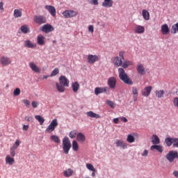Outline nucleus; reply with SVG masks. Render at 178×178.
I'll use <instances>...</instances> for the list:
<instances>
[{
    "label": "nucleus",
    "instance_id": "1",
    "mask_svg": "<svg viewBox=\"0 0 178 178\" xmlns=\"http://www.w3.org/2000/svg\"><path fill=\"white\" fill-rule=\"evenodd\" d=\"M59 83H56V89L59 92H65L66 90L65 87H69V83H70L69 79L65 76H60L59 77Z\"/></svg>",
    "mask_w": 178,
    "mask_h": 178
},
{
    "label": "nucleus",
    "instance_id": "2",
    "mask_svg": "<svg viewBox=\"0 0 178 178\" xmlns=\"http://www.w3.org/2000/svg\"><path fill=\"white\" fill-rule=\"evenodd\" d=\"M118 73H119V79L124 83V84H127L128 86H133V80L129 77L127 74H126V72H124V70L122 67H120L118 69Z\"/></svg>",
    "mask_w": 178,
    "mask_h": 178
},
{
    "label": "nucleus",
    "instance_id": "3",
    "mask_svg": "<svg viewBox=\"0 0 178 178\" xmlns=\"http://www.w3.org/2000/svg\"><path fill=\"white\" fill-rule=\"evenodd\" d=\"M71 148H72V143H70V139H69V138L67 137H65L63 140V149L64 151V154L67 155Z\"/></svg>",
    "mask_w": 178,
    "mask_h": 178
},
{
    "label": "nucleus",
    "instance_id": "4",
    "mask_svg": "<svg viewBox=\"0 0 178 178\" xmlns=\"http://www.w3.org/2000/svg\"><path fill=\"white\" fill-rule=\"evenodd\" d=\"M165 143L167 147H173V148H178V138H166Z\"/></svg>",
    "mask_w": 178,
    "mask_h": 178
},
{
    "label": "nucleus",
    "instance_id": "5",
    "mask_svg": "<svg viewBox=\"0 0 178 178\" xmlns=\"http://www.w3.org/2000/svg\"><path fill=\"white\" fill-rule=\"evenodd\" d=\"M165 158L168 162L172 163V162H175V159H178V152L176 150H171L165 155Z\"/></svg>",
    "mask_w": 178,
    "mask_h": 178
},
{
    "label": "nucleus",
    "instance_id": "6",
    "mask_svg": "<svg viewBox=\"0 0 178 178\" xmlns=\"http://www.w3.org/2000/svg\"><path fill=\"white\" fill-rule=\"evenodd\" d=\"M58 120L57 119H54L48 127L45 129V133L51 134L52 131H55V129H56L58 126Z\"/></svg>",
    "mask_w": 178,
    "mask_h": 178
},
{
    "label": "nucleus",
    "instance_id": "7",
    "mask_svg": "<svg viewBox=\"0 0 178 178\" xmlns=\"http://www.w3.org/2000/svg\"><path fill=\"white\" fill-rule=\"evenodd\" d=\"M63 15L65 19H69L70 17H75V16H77L78 13L74 10H67L63 13Z\"/></svg>",
    "mask_w": 178,
    "mask_h": 178
},
{
    "label": "nucleus",
    "instance_id": "8",
    "mask_svg": "<svg viewBox=\"0 0 178 178\" xmlns=\"http://www.w3.org/2000/svg\"><path fill=\"white\" fill-rule=\"evenodd\" d=\"M116 78L112 76L108 78L107 84L111 90H115L116 88Z\"/></svg>",
    "mask_w": 178,
    "mask_h": 178
},
{
    "label": "nucleus",
    "instance_id": "9",
    "mask_svg": "<svg viewBox=\"0 0 178 178\" xmlns=\"http://www.w3.org/2000/svg\"><path fill=\"white\" fill-rule=\"evenodd\" d=\"M33 21L37 24H44V23H47V18L44 16H35L33 18Z\"/></svg>",
    "mask_w": 178,
    "mask_h": 178
},
{
    "label": "nucleus",
    "instance_id": "10",
    "mask_svg": "<svg viewBox=\"0 0 178 178\" xmlns=\"http://www.w3.org/2000/svg\"><path fill=\"white\" fill-rule=\"evenodd\" d=\"M110 91H111V89L108 86H106L104 88H96L95 89V95H98L104 92H109Z\"/></svg>",
    "mask_w": 178,
    "mask_h": 178
},
{
    "label": "nucleus",
    "instance_id": "11",
    "mask_svg": "<svg viewBox=\"0 0 178 178\" xmlns=\"http://www.w3.org/2000/svg\"><path fill=\"white\" fill-rule=\"evenodd\" d=\"M0 63L3 66H9L12 63V60L8 57L2 56L0 58Z\"/></svg>",
    "mask_w": 178,
    "mask_h": 178
},
{
    "label": "nucleus",
    "instance_id": "12",
    "mask_svg": "<svg viewBox=\"0 0 178 178\" xmlns=\"http://www.w3.org/2000/svg\"><path fill=\"white\" fill-rule=\"evenodd\" d=\"M42 31H43V33H51L52 31H54V26H52V25L47 24H44L42 26Z\"/></svg>",
    "mask_w": 178,
    "mask_h": 178
},
{
    "label": "nucleus",
    "instance_id": "13",
    "mask_svg": "<svg viewBox=\"0 0 178 178\" xmlns=\"http://www.w3.org/2000/svg\"><path fill=\"white\" fill-rule=\"evenodd\" d=\"M113 63L114 66L116 67H119V66H122L123 62L122 61V58L119 56L113 57Z\"/></svg>",
    "mask_w": 178,
    "mask_h": 178
},
{
    "label": "nucleus",
    "instance_id": "14",
    "mask_svg": "<svg viewBox=\"0 0 178 178\" xmlns=\"http://www.w3.org/2000/svg\"><path fill=\"white\" fill-rule=\"evenodd\" d=\"M44 9H47V10L49 12L50 15L53 16V17L56 16V9H55V7L52 6H45Z\"/></svg>",
    "mask_w": 178,
    "mask_h": 178
},
{
    "label": "nucleus",
    "instance_id": "15",
    "mask_svg": "<svg viewBox=\"0 0 178 178\" xmlns=\"http://www.w3.org/2000/svg\"><path fill=\"white\" fill-rule=\"evenodd\" d=\"M151 91H152V86L145 87L142 90V95L143 97H149V95L151 94Z\"/></svg>",
    "mask_w": 178,
    "mask_h": 178
},
{
    "label": "nucleus",
    "instance_id": "16",
    "mask_svg": "<svg viewBox=\"0 0 178 178\" xmlns=\"http://www.w3.org/2000/svg\"><path fill=\"white\" fill-rule=\"evenodd\" d=\"M98 60V56L90 54L88 56V62L90 65H94L95 62Z\"/></svg>",
    "mask_w": 178,
    "mask_h": 178
},
{
    "label": "nucleus",
    "instance_id": "17",
    "mask_svg": "<svg viewBox=\"0 0 178 178\" xmlns=\"http://www.w3.org/2000/svg\"><path fill=\"white\" fill-rule=\"evenodd\" d=\"M134 30L136 34H143L145 31V28L141 25H136Z\"/></svg>",
    "mask_w": 178,
    "mask_h": 178
},
{
    "label": "nucleus",
    "instance_id": "18",
    "mask_svg": "<svg viewBox=\"0 0 178 178\" xmlns=\"http://www.w3.org/2000/svg\"><path fill=\"white\" fill-rule=\"evenodd\" d=\"M136 70L138 74H140L141 76H144V74H145V67H144L143 64H138Z\"/></svg>",
    "mask_w": 178,
    "mask_h": 178
},
{
    "label": "nucleus",
    "instance_id": "19",
    "mask_svg": "<svg viewBox=\"0 0 178 178\" xmlns=\"http://www.w3.org/2000/svg\"><path fill=\"white\" fill-rule=\"evenodd\" d=\"M151 151H154L156 149V151H158V152H160V154H162L163 152V147L162 145H153L150 147Z\"/></svg>",
    "mask_w": 178,
    "mask_h": 178
},
{
    "label": "nucleus",
    "instance_id": "20",
    "mask_svg": "<svg viewBox=\"0 0 178 178\" xmlns=\"http://www.w3.org/2000/svg\"><path fill=\"white\" fill-rule=\"evenodd\" d=\"M29 67H31V70H33V72H35V73H40V72H41L40 67H38V66H37V65H35V63L33 62L29 63Z\"/></svg>",
    "mask_w": 178,
    "mask_h": 178
},
{
    "label": "nucleus",
    "instance_id": "21",
    "mask_svg": "<svg viewBox=\"0 0 178 178\" xmlns=\"http://www.w3.org/2000/svg\"><path fill=\"white\" fill-rule=\"evenodd\" d=\"M74 175V170H73L72 168H68L63 171V176L65 177H71V176H73Z\"/></svg>",
    "mask_w": 178,
    "mask_h": 178
},
{
    "label": "nucleus",
    "instance_id": "22",
    "mask_svg": "<svg viewBox=\"0 0 178 178\" xmlns=\"http://www.w3.org/2000/svg\"><path fill=\"white\" fill-rule=\"evenodd\" d=\"M115 145L116 147H121L123 148V149H125V148H127V143H124L122 140H117L115 141Z\"/></svg>",
    "mask_w": 178,
    "mask_h": 178
},
{
    "label": "nucleus",
    "instance_id": "23",
    "mask_svg": "<svg viewBox=\"0 0 178 178\" xmlns=\"http://www.w3.org/2000/svg\"><path fill=\"white\" fill-rule=\"evenodd\" d=\"M24 45L26 48H37V44L35 43L31 42L30 40H25Z\"/></svg>",
    "mask_w": 178,
    "mask_h": 178
},
{
    "label": "nucleus",
    "instance_id": "24",
    "mask_svg": "<svg viewBox=\"0 0 178 178\" xmlns=\"http://www.w3.org/2000/svg\"><path fill=\"white\" fill-rule=\"evenodd\" d=\"M87 116L88 118H92L94 119H101V115L99 114H97L92 111H88L86 112Z\"/></svg>",
    "mask_w": 178,
    "mask_h": 178
},
{
    "label": "nucleus",
    "instance_id": "25",
    "mask_svg": "<svg viewBox=\"0 0 178 178\" xmlns=\"http://www.w3.org/2000/svg\"><path fill=\"white\" fill-rule=\"evenodd\" d=\"M104 8H112L113 6V0H104V2L102 4Z\"/></svg>",
    "mask_w": 178,
    "mask_h": 178
},
{
    "label": "nucleus",
    "instance_id": "26",
    "mask_svg": "<svg viewBox=\"0 0 178 178\" xmlns=\"http://www.w3.org/2000/svg\"><path fill=\"white\" fill-rule=\"evenodd\" d=\"M132 94L134 102H137V98H138V89L136 87L132 88Z\"/></svg>",
    "mask_w": 178,
    "mask_h": 178
},
{
    "label": "nucleus",
    "instance_id": "27",
    "mask_svg": "<svg viewBox=\"0 0 178 178\" xmlns=\"http://www.w3.org/2000/svg\"><path fill=\"white\" fill-rule=\"evenodd\" d=\"M38 45H45V37L42 35H39L37 38Z\"/></svg>",
    "mask_w": 178,
    "mask_h": 178
},
{
    "label": "nucleus",
    "instance_id": "28",
    "mask_svg": "<svg viewBox=\"0 0 178 178\" xmlns=\"http://www.w3.org/2000/svg\"><path fill=\"white\" fill-rule=\"evenodd\" d=\"M72 88L73 92H77L80 90V84L79 82L75 81L72 83Z\"/></svg>",
    "mask_w": 178,
    "mask_h": 178
},
{
    "label": "nucleus",
    "instance_id": "29",
    "mask_svg": "<svg viewBox=\"0 0 178 178\" xmlns=\"http://www.w3.org/2000/svg\"><path fill=\"white\" fill-rule=\"evenodd\" d=\"M152 143L154 145H157L158 144L161 143V140L158 136L154 134L152 137Z\"/></svg>",
    "mask_w": 178,
    "mask_h": 178
},
{
    "label": "nucleus",
    "instance_id": "30",
    "mask_svg": "<svg viewBox=\"0 0 178 178\" xmlns=\"http://www.w3.org/2000/svg\"><path fill=\"white\" fill-rule=\"evenodd\" d=\"M6 163H8V165H10V166H12V165L15 163V159L9 155H7L6 156Z\"/></svg>",
    "mask_w": 178,
    "mask_h": 178
},
{
    "label": "nucleus",
    "instance_id": "31",
    "mask_svg": "<svg viewBox=\"0 0 178 178\" xmlns=\"http://www.w3.org/2000/svg\"><path fill=\"white\" fill-rule=\"evenodd\" d=\"M76 140L79 143H84V141H86V136H84L83 133H79L76 135Z\"/></svg>",
    "mask_w": 178,
    "mask_h": 178
},
{
    "label": "nucleus",
    "instance_id": "32",
    "mask_svg": "<svg viewBox=\"0 0 178 178\" xmlns=\"http://www.w3.org/2000/svg\"><path fill=\"white\" fill-rule=\"evenodd\" d=\"M161 33L163 35H166L169 33V26L168 24H165L161 26Z\"/></svg>",
    "mask_w": 178,
    "mask_h": 178
},
{
    "label": "nucleus",
    "instance_id": "33",
    "mask_svg": "<svg viewBox=\"0 0 178 178\" xmlns=\"http://www.w3.org/2000/svg\"><path fill=\"white\" fill-rule=\"evenodd\" d=\"M22 9H15L13 16L15 18H19L23 15V13L22 12Z\"/></svg>",
    "mask_w": 178,
    "mask_h": 178
},
{
    "label": "nucleus",
    "instance_id": "34",
    "mask_svg": "<svg viewBox=\"0 0 178 178\" xmlns=\"http://www.w3.org/2000/svg\"><path fill=\"white\" fill-rule=\"evenodd\" d=\"M155 94L157 98H163L165 95V90H156Z\"/></svg>",
    "mask_w": 178,
    "mask_h": 178
},
{
    "label": "nucleus",
    "instance_id": "35",
    "mask_svg": "<svg viewBox=\"0 0 178 178\" xmlns=\"http://www.w3.org/2000/svg\"><path fill=\"white\" fill-rule=\"evenodd\" d=\"M50 140L53 141L54 143H56V144H60V139H59V137L56 135H52L50 136Z\"/></svg>",
    "mask_w": 178,
    "mask_h": 178
},
{
    "label": "nucleus",
    "instance_id": "36",
    "mask_svg": "<svg viewBox=\"0 0 178 178\" xmlns=\"http://www.w3.org/2000/svg\"><path fill=\"white\" fill-rule=\"evenodd\" d=\"M142 16L145 20H149V12L147 10H143Z\"/></svg>",
    "mask_w": 178,
    "mask_h": 178
},
{
    "label": "nucleus",
    "instance_id": "37",
    "mask_svg": "<svg viewBox=\"0 0 178 178\" xmlns=\"http://www.w3.org/2000/svg\"><path fill=\"white\" fill-rule=\"evenodd\" d=\"M35 119H36V120H38V122H39V123L41 126H42V124H44V122H45V120L41 115H35Z\"/></svg>",
    "mask_w": 178,
    "mask_h": 178
},
{
    "label": "nucleus",
    "instance_id": "38",
    "mask_svg": "<svg viewBox=\"0 0 178 178\" xmlns=\"http://www.w3.org/2000/svg\"><path fill=\"white\" fill-rule=\"evenodd\" d=\"M21 31L24 33V34H27V33H30V28L27 25H24L21 26Z\"/></svg>",
    "mask_w": 178,
    "mask_h": 178
},
{
    "label": "nucleus",
    "instance_id": "39",
    "mask_svg": "<svg viewBox=\"0 0 178 178\" xmlns=\"http://www.w3.org/2000/svg\"><path fill=\"white\" fill-rule=\"evenodd\" d=\"M72 149L75 152H77V151H79V143H77V141L76 140L72 141Z\"/></svg>",
    "mask_w": 178,
    "mask_h": 178
},
{
    "label": "nucleus",
    "instance_id": "40",
    "mask_svg": "<svg viewBox=\"0 0 178 178\" xmlns=\"http://www.w3.org/2000/svg\"><path fill=\"white\" fill-rule=\"evenodd\" d=\"M178 31V22L174 25L172 26L171 28V33L172 34H176V33H177Z\"/></svg>",
    "mask_w": 178,
    "mask_h": 178
},
{
    "label": "nucleus",
    "instance_id": "41",
    "mask_svg": "<svg viewBox=\"0 0 178 178\" xmlns=\"http://www.w3.org/2000/svg\"><path fill=\"white\" fill-rule=\"evenodd\" d=\"M131 65H133V62L131 61H124V63H122V67H124V69H127L128 66H131Z\"/></svg>",
    "mask_w": 178,
    "mask_h": 178
},
{
    "label": "nucleus",
    "instance_id": "42",
    "mask_svg": "<svg viewBox=\"0 0 178 178\" xmlns=\"http://www.w3.org/2000/svg\"><path fill=\"white\" fill-rule=\"evenodd\" d=\"M86 168L88 169V170H91V172H96L95 168H94V165L91 163H86Z\"/></svg>",
    "mask_w": 178,
    "mask_h": 178
},
{
    "label": "nucleus",
    "instance_id": "43",
    "mask_svg": "<svg viewBox=\"0 0 178 178\" xmlns=\"http://www.w3.org/2000/svg\"><path fill=\"white\" fill-rule=\"evenodd\" d=\"M77 136V131H71L69 134L70 138H76V136Z\"/></svg>",
    "mask_w": 178,
    "mask_h": 178
},
{
    "label": "nucleus",
    "instance_id": "44",
    "mask_svg": "<svg viewBox=\"0 0 178 178\" xmlns=\"http://www.w3.org/2000/svg\"><path fill=\"white\" fill-rule=\"evenodd\" d=\"M135 140L136 139L134 138V136H133L132 135H128L127 138V141L128 143H134Z\"/></svg>",
    "mask_w": 178,
    "mask_h": 178
},
{
    "label": "nucleus",
    "instance_id": "45",
    "mask_svg": "<svg viewBox=\"0 0 178 178\" xmlns=\"http://www.w3.org/2000/svg\"><path fill=\"white\" fill-rule=\"evenodd\" d=\"M172 104L175 108H177L178 109V97H174L172 99Z\"/></svg>",
    "mask_w": 178,
    "mask_h": 178
},
{
    "label": "nucleus",
    "instance_id": "46",
    "mask_svg": "<svg viewBox=\"0 0 178 178\" xmlns=\"http://www.w3.org/2000/svg\"><path fill=\"white\" fill-rule=\"evenodd\" d=\"M56 74H59V69L55 68L51 74V77H54V76H56Z\"/></svg>",
    "mask_w": 178,
    "mask_h": 178
},
{
    "label": "nucleus",
    "instance_id": "47",
    "mask_svg": "<svg viewBox=\"0 0 178 178\" xmlns=\"http://www.w3.org/2000/svg\"><path fill=\"white\" fill-rule=\"evenodd\" d=\"M13 95L15 97H17V96L20 95V88H15L13 92Z\"/></svg>",
    "mask_w": 178,
    "mask_h": 178
},
{
    "label": "nucleus",
    "instance_id": "48",
    "mask_svg": "<svg viewBox=\"0 0 178 178\" xmlns=\"http://www.w3.org/2000/svg\"><path fill=\"white\" fill-rule=\"evenodd\" d=\"M19 145H20V140H17L13 146L12 147V148H13L14 149H17Z\"/></svg>",
    "mask_w": 178,
    "mask_h": 178
},
{
    "label": "nucleus",
    "instance_id": "49",
    "mask_svg": "<svg viewBox=\"0 0 178 178\" xmlns=\"http://www.w3.org/2000/svg\"><path fill=\"white\" fill-rule=\"evenodd\" d=\"M16 149H14L13 147H11L10 148V155H11V156H16Z\"/></svg>",
    "mask_w": 178,
    "mask_h": 178
},
{
    "label": "nucleus",
    "instance_id": "50",
    "mask_svg": "<svg viewBox=\"0 0 178 178\" xmlns=\"http://www.w3.org/2000/svg\"><path fill=\"white\" fill-rule=\"evenodd\" d=\"M23 102L24 104V105L26 106V108H29V106H30V102L27 99H24Z\"/></svg>",
    "mask_w": 178,
    "mask_h": 178
},
{
    "label": "nucleus",
    "instance_id": "51",
    "mask_svg": "<svg viewBox=\"0 0 178 178\" xmlns=\"http://www.w3.org/2000/svg\"><path fill=\"white\" fill-rule=\"evenodd\" d=\"M107 104L111 108H115V103H113L112 101H108Z\"/></svg>",
    "mask_w": 178,
    "mask_h": 178
},
{
    "label": "nucleus",
    "instance_id": "52",
    "mask_svg": "<svg viewBox=\"0 0 178 178\" xmlns=\"http://www.w3.org/2000/svg\"><path fill=\"white\" fill-rule=\"evenodd\" d=\"M119 56L120 57L121 59L124 60V51H120Z\"/></svg>",
    "mask_w": 178,
    "mask_h": 178
},
{
    "label": "nucleus",
    "instance_id": "53",
    "mask_svg": "<svg viewBox=\"0 0 178 178\" xmlns=\"http://www.w3.org/2000/svg\"><path fill=\"white\" fill-rule=\"evenodd\" d=\"M142 156H148V150L145 149L144 152L142 153Z\"/></svg>",
    "mask_w": 178,
    "mask_h": 178
},
{
    "label": "nucleus",
    "instance_id": "54",
    "mask_svg": "<svg viewBox=\"0 0 178 178\" xmlns=\"http://www.w3.org/2000/svg\"><path fill=\"white\" fill-rule=\"evenodd\" d=\"M88 31L90 32V33H94V26L92 25H90L88 26Z\"/></svg>",
    "mask_w": 178,
    "mask_h": 178
},
{
    "label": "nucleus",
    "instance_id": "55",
    "mask_svg": "<svg viewBox=\"0 0 178 178\" xmlns=\"http://www.w3.org/2000/svg\"><path fill=\"white\" fill-rule=\"evenodd\" d=\"M25 120H26V122H32L33 117L26 116V117H25Z\"/></svg>",
    "mask_w": 178,
    "mask_h": 178
},
{
    "label": "nucleus",
    "instance_id": "56",
    "mask_svg": "<svg viewBox=\"0 0 178 178\" xmlns=\"http://www.w3.org/2000/svg\"><path fill=\"white\" fill-rule=\"evenodd\" d=\"M32 106L33 108H37L38 106V103L37 102H32Z\"/></svg>",
    "mask_w": 178,
    "mask_h": 178
},
{
    "label": "nucleus",
    "instance_id": "57",
    "mask_svg": "<svg viewBox=\"0 0 178 178\" xmlns=\"http://www.w3.org/2000/svg\"><path fill=\"white\" fill-rule=\"evenodd\" d=\"M0 10L1 12H3V2H0Z\"/></svg>",
    "mask_w": 178,
    "mask_h": 178
},
{
    "label": "nucleus",
    "instance_id": "58",
    "mask_svg": "<svg viewBox=\"0 0 178 178\" xmlns=\"http://www.w3.org/2000/svg\"><path fill=\"white\" fill-rule=\"evenodd\" d=\"M22 129L25 131H27L29 130V125H24Z\"/></svg>",
    "mask_w": 178,
    "mask_h": 178
},
{
    "label": "nucleus",
    "instance_id": "59",
    "mask_svg": "<svg viewBox=\"0 0 178 178\" xmlns=\"http://www.w3.org/2000/svg\"><path fill=\"white\" fill-rule=\"evenodd\" d=\"M120 119L122 122H124V123H127V118L122 117Z\"/></svg>",
    "mask_w": 178,
    "mask_h": 178
},
{
    "label": "nucleus",
    "instance_id": "60",
    "mask_svg": "<svg viewBox=\"0 0 178 178\" xmlns=\"http://www.w3.org/2000/svg\"><path fill=\"white\" fill-rule=\"evenodd\" d=\"M113 123H115V124H118L119 123V118H114Z\"/></svg>",
    "mask_w": 178,
    "mask_h": 178
},
{
    "label": "nucleus",
    "instance_id": "61",
    "mask_svg": "<svg viewBox=\"0 0 178 178\" xmlns=\"http://www.w3.org/2000/svg\"><path fill=\"white\" fill-rule=\"evenodd\" d=\"M92 2L93 5H98V0H92Z\"/></svg>",
    "mask_w": 178,
    "mask_h": 178
},
{
    "label": "nucleus",
    "instance_id": "62",
    "mask_svg": "<svg viewBox=\"0 0 178 178\" xmlns=\"http://www.w3.org/2000/svg\"><path fill=\"white\" fill-rule=\"evenodd\" d=\"M173 175L175 177H178V171H174Z\"/></svg>",
    "mask_w": 178,
    "mask_h": 178
},
{
    "label": "nucleus",
    "instance_id": "63",
    "mask_svg": "<svg viewBox=\"0 0 178 178\" xmlns=\"http://www.w3.org/2000/svg\"><path fill=\"white\" fill-rule=\"evenodd\" d=\"M92 177H95V172H92Z\"/></svg>",
    "mask_w": 178,
    "mask_h": 178
},
{
    "label": "nucleus",
    "instance_id": "64",
    "mask_svg": "<svg viewBox=\"0 0 178 178\" xmlns=\"http://www.w3.org/2000/svg\"><path fill=\"white\" fill-rule=\"evenodd\" d=\"M49 77V76H47V75L43 76V79H48Z\"/></svg>",
    "mask_w": 178,
    "mask_h": 178
}]
</instances>
